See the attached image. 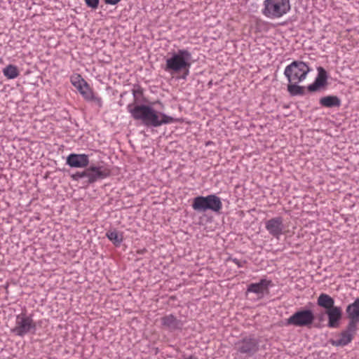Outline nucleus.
I'll return each mask as SVG.
<instances>
[{"mask_svg":"<svg viewBox=\"0 0 359 359\" xmlns=\"http://www.w3.org/2000/svg\"><path fill=\"white\" fill-rule=\"evenodd\" d=\"M162 325L170 330L180 327L181 323L173 315H168L161 318Z\"/></svg>","mask_w":359,"mask_h":359,"instance_id":"nucleus-19","label":"nucleus"},{"mask_svg":"<svg viewBox=\"0 0 359 359\" xmlns=\"http://www.w3.org/2000/svg\"><path fill=\"white\" fill-rule=\"evenodd\" d=\"M192 208L198 212H205L210 210L215 212H219L222 208V203L220 198L215 194L197 196L194 198Z\"/></svg>","mask_w":359,"mask_h":359,"instance_id":"nucleus-5","label":"nucleus"},{"mask_svg":"<svg viewBox=\"0 0 359 359\" xmlns=\"http://www.w3.org/2000/svg\"><path fill=\"white\" fill-rule=\"evenodd\" d=\"M127 109L135 120L140 121L147 127H158L175 121L172 116L155 110L151 105L128 104Z\"/></svg>","mask_w":359,"mask_h":359,"instance_id":"nucleus-1","label":"nucleus"},{"mask_svg":"<svg viewBox=\"0 0 359 359\" xmlns=\"http://www.w3.org/2000/svg\"><path fill=\"white\" fill-rule=\"evenodd\" d=\"M297 83H290L287 85V90L291 95H298L304 94V87L297 85Z\"/></svg>","mask_w":359,"mask_h":359,"instance_id":"nucleus-23","label":"nucleus"},{"mask_svg":"<svg viewBox=\"0 0 359 359\" xmlns=\"http://www.w3.org/2000/svg\"><path fill=\"white\" fill-rule=\"evenodd\" d=\"M4 75L8 79H13L19 76L18 67L13 65H9L3 69Z\"/></svg>","mask_w":359,"mask_h":359,"instance_id":"nucleus-22","label":"nucleus"},{"mask_svg":"<svg viewBox=\"0 0 359 359\" xmlns=\"http://www.w3.org/2000/svg\"><path fill=\"white\" fill-rule=\"evenodd\" d=\"M265 227L273 237L278 238L284 232L283 220L281 217H276L267 220Z\"/></svg>","mask_w":359,"mask_h":359,"instance_id":"nucleus-11","label":"nucleus"},{"mask_svg":"<svg viewBox=\"0 0 359 359\" xmlns=\"http://www.w3.org/2000/svg\"><path fill=\"white\" fill-rule=\"evenodd\" d=\"M317 304L319 306L326 309V311L334 307V300L330 295L322 293L318 298Z\"/></svg>","mask_w":359,"mask_h":359,"instance_id":"nucleus-21","label":"nucleus"},{"mask_svg":"<svg viewBox=\"0 0 359 359\" xmlns=\"http://www.w3.org/2000/svg\"><path fill=\"white\" fill-rule=\"evenodd\" d=\"M85 1L88 7L93 9L97 8L99 4V0H85Z\"/></svg>","mask_w":359,"mask_h":359,"instance_id":"nucleus-26","label":"nucleus"},{"mask_svg":"<svg viewBox=\"0 0 359 359\" xmlns=\"http://www.w3.org/2000/svg\"><path fill=\"white\" fill-rule=\"evenodd\" d=\"M320 104L325 107H334L341 105L340 99L336 95H328L323 97L320 99Z\"/></svg>","mask_w":359,"mask_h":359,"instance_id":"nucleus-20","label":"nucleus"},{"mask_svg":"<svg viewBox=\"0 0 359 359\" xmlns=\"http://www.w3.org/2000/svg\"><path fill=\"white\" fill-rule=\"evenodd\" d=\"M232 262L236 264L238 267H243L244 265V262L239 261L237 259H233Z\"/></svg>","mask_w":359,"mask_h":359,"instance_id":"nucleus-28","label":"nucleus"},{"mask_svg":"<svg viewBox=\"0 0 359 359\" xmlns=\"http://www.w3.org/2000/svg\"><path fill=\"white\" fill-rule=\"evenodd\" d=\"M106 236L115 245H119L123 241L122 235L119 234L116 231H108Z\"/></svg>","mask_w":359,"mask_h":359,"instance_id":"nucleus-24","label":"nucleus"},{"mask_svg":"<svg viewBox=\"0 0 359 359\" xmlns=\"http://www.w3.org/2000/svg\"><path fill=\"white\" fill-rule=\"evenodd\" d=\"M70 80L72 84L77 89L86 100L93 102L98 106L102 105V99L95 95L90 85L80 74L72 76Z\"/></svg>","mask_w":359,"mask_h":359,"instance_id":"nucleus-7","label":"nucleus"},{"mask_svg":"<svg viewBox=\"0 0 359 359\" xmlns=\"http://www.w3.org/2000/svg\"><path fill=\"white\" fill-rule=\"evenodd\" d=\"M327 76L326 72L323 68L319 69L318 74L315 81L308 86L307 89L310 92H315L319 90L321 88L324 87L326 84Z\"/></svg>","mask_w":359,"mask_h":359,"instance_id":"nucleus-17","label":"nucleus"},{"mask_svg":"<svg viewBox=\"0 0 359 359\" xmlns=\"http://www.w3.org/2000/svg\"><path fill=\"white\" fill-rule=\"evenodd\" d=\"M327 76L326 72L323 68L319 69L318 74L315 81L308 86L307 89L310 92H315L319 90L321 88L324 87L326 84Z\"/></svg>","mask_w":359,"mask_h":359,"instance_id":"nucleus-16","label":"nucleus"},{"mask_svg":"<svg viewBox=\"0 0 359 359\" xmlns=\"http://www.w3.org/2000/svg\"><path fill=\"white\" fill-rule=\"evenodd\" d=\"M186 359H197V358L194 356H189V358H187Z\"/></svg>","mask_w":359,"mask_h":359,"instance_id":"nucleus-29","label":"nucleus"},{"mask_svg":"<svg viewBox=\"0 0 359 359\" xmlns=\"http://www.w3.org/2000/svg\"><path fill=\"white\" fill-rule=\"evenodd\" d=\"M270 285V280L262 279L257 283L250 284L248 287L247 292H253L258 295L263 296L264 294L268 291V288Z\"/></svg>","mask_w":359,"mask_h":359,"instance_id":"nucleus-15","label":"nucleus"},{"mask_svg":"<svg viewBox=\"0 0 359 359\" xmlns=\"http://www.w3.org/2000/svg\"><path fill=\"white\" fill-rule=\"evenodd\" d=\"M315 319L314 314L311 310H300L293 313L287 319V325L295 327H310Z\"/></svg>","mask_w":359,"mask_h":359,"instance_id":"nucleus-9","label":"nucleus"},{"mask_svg":"<svg viewBox=\"0 0 359 359\" xmlns=\"http://www.w3.org/2000/svg\"><path fill=\"white\" fill-rule=\"evenodd\" d=\"M67 164L72 168H86L89 164V158L85 154H71L67 158Z\"/></svg>","mask_w":359,"mask_h":359,"instance_id":"nucleus-12","label":"nucleus"},{"mask_svg":"<svg viewBox=\"0 0 359 359\" xmlns=\"http://www.w3.org/2000/svg\"><path fill=\"white\" fill-rule=\"evenodd\" d=\"M133 94L135 100H138L143 94V90L140 87L137 86L133 89Z\"/></svg>","mask_w":359,"mask_h":359,"instance_id":"nucleus-25","label":"nucleus"},{"mask_svg":"<svg viewBox=\"0 0 359 359\" xmlns=\"http://www.w3.org/2000/svg\"><path fill=\"white\" fill-rule=\"evenodd\" d=\"M191 53L186 49L178 50L165 61L164 70L170 74L183 72L182 79H185L189 74L191 66Z\"/></svg>","mask_w":359,"mask_h":359,"instance_id":"nucleus-2","label":"nucleus"},{"mask_svg":"<svg viewBox=\"0 0 359 359\" xmlns=\"http://www.w3.org/2000/svg\"><path fill=\"white\" fill-rule=\"evenodd\" d=\"M291 8L290 0H264L262 13L269 19H278L286 15Z\"/></svg>","mask_w":359,"mask_h":359,"instance_id":"nucleus-3","label":"nucleus"},{"mask_svg":"<svg viewBox=\"0 0 359 359\" xmlns=\"http://www.w3.org/2000/svg\"><path fill=\"white\" fill-rule=\"evenodd\" d=\"M356 330V325L348 323L346 329L337 335V339H330V343L334 346H344L353 340Z\"/></svg>","mask_w":359,"mask_h":359,"instance_id":"nucleus-10","label":"nucleus"},{"mask_svg":"<svg viewBox=\"0 0 359 359\" xmlns=\"http://www.w3.org/2000/svg\"><path fill=\"white\" fill-rule=\"evenodd\" d=\"M346 313L350 319L349 323H353L356 325L357 323L359 322V298L347 306Z\"/></svg>","mask_w":359,"mask_h":359,"instance_id":"nucleus-18","label":"nucleus"},{"mask_svg":"<svg viewBox=\"0 0 359 359\" xmlns=\"http://www.w3.org/2000/svg\"><path fill=\"white\" fill-rule=\"evenodd\" d=\"M36 329V323L31 316L22 313L16 316L15 325L13 329L16 335L23 337L28 333H34Z\"/></svg>","mask_w":359,"mask_h":359,"instance_id":"nucleus-8","label":"nucleus"},{"mask_svg":"<svg viewBox=\"0 0 359 359\" xmlns=\"http://www.w3.org/2000/svg\"><path fill=\"white\" fill-rule=\"evenodd\" d=\"M111 174L110 169L105 165H90L83 172H76L71 175L73 180L77 181L79 179L86 177L88 182L94 183L97 180H103Z\"/></svg>","mask_w":359,"mask_h":359,"instance_id":"nucleus-4","label":"nucleus"},{"mask_svg":"<svg viewBox=\"0 0 359 359\" xmlns=\"http://www.w3.org/2000/svg\"><path fill=\"white\" fill-rule=\"evenodd\" d=\"M309 72L310 68L305 62L294 61L285 67L284 74L290 83H299L306 78Z\"/></svg>","mask_w":359,"mask_h":359,"instance_id":"nucleus-6","label":"nucleus"},{"mask_svg":"<svg viewBox=\"0 0 359 359\" xmlns=\"http://www.w3.org/2000/svg\"><path fill=\"white\" fill-rule=\"evenodd\" d=\"M121 0H104L106 4L116 5Z\"/></svg>","mask_w":359,"mask_h":359,"instance_id":"nucleus-27","label":"nucleus"},{"mask_svg":"<svg viewBox=\"0 0 359 359\" xmlns=\"http://www.w3.org/2000/svg\"><path fill=\"white\" fill-rule=\"evenodd\" d=\"M236 347L242 353H252L257 351V342L251 337H245L236 344Z\"/></svg>","mask_w":359,"mask_h":359,"instance_id":"nucleus-13","label":"nucleus"},{"mask_svg":"<svg viewBox=\"0 0 359 359\" xmlns=\"http://www.w3.org/2000/svg\"><path fill=\"white\" fill-rule=\"evenodd\" d=\"M325 313L328 317V326L332 328L337 327L342 316L341 309L339 306H334L326 311Z\"/></svg>","mask_w":359,"mask_h":359,"instance_id":"nucleus-14","label":"nucleus"},{"mask_svg":"<svg viewBox=\"0 0 359 359\" xmlns=\"http://www.w3.org/2000/svg\"><path fill=\"white\" fill-rule=\"evenodd\" d=\"M2 62V59L0 57V63H1Z\"/></svg>","mask_w":359,"mask_h":359,"instance_id":"nucleus-30","label":"nucleus"}]
</instances>
